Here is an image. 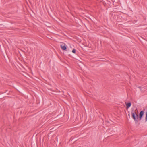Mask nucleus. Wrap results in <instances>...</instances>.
Here are the masks:
<instances>
[{
  "mask_svg": "<svg viewBox=\"0 0 147 147\" xmlns=\"http://www.w3.org/2000/svg\"><path fill=\"white\" fill-rule=\"evenodd\" d=\"M144 110L145 109H144L143 110L141 111L139 113V114H138V111L137 108H136L135 110H134L132 109L131 114L132 117L133 119H136V118L138 119V118L139 119H141L144 115Z\"/></svg>",
  "mask_w": 147,
  "mask_h": 147,
  "instance_id": "1",
  "label": "nucleus"
},
{
  "mask_svg": "<svg viewBox=\"0 0 147 147\" xmlns=\"http://www.w3.org/2000/svg\"><path fill=\"white\" fill-rule=\"evenodd\" d=\"M61 47L62 50L66 51L67 50V47L65 44L64 43H63L61 45Z\"/></svg>",
  "mask_w": 147,
  "mask_h": 147,
  "instance_id": "2",
  "label": "nucleus"
},
{
  "mask_svg": "<svg viewBox=\"0 0 147 147\" xmlns=\"http://www.w3.org/2000/svg\"><path fill=\"white\" fill-rule=\"evenodd\" d=\"M126 107L127 108H128L130 107L131 106V104L130 102H128L127 103H126Z\"/></svg>",
  "mask_w": 147,
  "mask_h": 147,
  "instance_id": "3",
  "label": "nucleus"
},
{
  "mask_svg": "<svg viewBox=\"0 0 147 147\" xmlns=\"http://www.w3.org/2000/svg\"><path fill=\"white\" fill-rule=\"evenodd\" d=\"M72 52L73 53H76V50L75 49H73V50H72Z\"/></svg>",
  "mask_w": 147,
  "mask_h": 147,
  "instance_id": "4",
  "label": "nucleus"
},
{
  "mask_svg": "<svg viewBox=\"0 0 147 147\" xmlns=\"http://www.w3.org/2000/svg\"><path fill=\"white\" fill-rule=\"evenodd\" d=\"M145 119H147V111L145 113Z\"/></svg>",
  "mask_w": 147,
  "mask_h": 147,
  "instance_id": "5",
  "label": "nucleus"
},
{
  "mask_svg": "<svg viewBox=\"0 0 147 147\" xmlns=\"http://www.w3.org/2000/svg\"><path fill=\"white\" fill-rule=\"evenodd\" d=\"M135 121V122L136 123H138V120H134Z\"/></svg>",
  "mask_w": 147,
  "mask_h": 147,
  "instance_id": "6",
  "label": "nucleus"
},
{
  "mask_svg": "<svg viewBox=\"0 0 147 147\" xmlns=\"http://www.w3.org/2000/svg\"><path fill=\"white\" fill-rule=\"evenodd\" d=\"M105 121L106 122H107V123H109V121H108V120H105Z\"/></svg>",
  "mask_w": 147,
  "mask_h": 147,
  "instance_id": "7",
  "label": "nucleus"
},
{
  "mask_svg": "<svg viewBox=\"0 0 147 147\" xmlns=\"http://www.w3.org/2000/svg\"><path fill=\"white\" fill-rule=\"evenodd\" d=\"M139 88H140V89L141 90V87H139Z\"/></svg>",
  "mask_w": 147,
  "mask_h": 147,
  "instance_id": "8",
  "label": "nucleus"
},
{
  "mask_svg": "<svg viewBox=\"0 0 147 147\" xmlns=\"http://www.w3.org/2000/svg\"><path fill=\"white\" fill-rule=\"evenodd\" d=\"M147 121V120H146V121H145V122H146Z\"/></svg>",
  "mask_w": 147,
  "mask_h": 147,
  "instance_id": "9",
  "label": "nucleus"
}]
</instances>
